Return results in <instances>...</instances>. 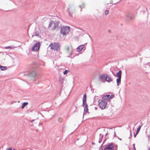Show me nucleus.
<instances>
[{"label": "nucleus", "instance_id": "1", "mask_svg": "<svg viewBox=\"0 0 150 150\" xmlns=\"http://www.w3.org/2000/svg\"><path fill=\"white\" fill-rule=\"evenodd\" d=\"M59 22L58 21H50L48 28L49 29H50L52 25H54V26L52 27L51 29V30H53L56 28H59Z\"/></svg>", "mask_w": 150, "mask_h": 150}, {"label": "nucleus", "instance_id": "2", "mask_svg": "<svg viewBox=\"0 0 150 150\" xmlns=\"http://www.w3.org/2000/svg\"><path fill=\"white\" fill-rule=\"evenodd\" d=\"M49 47H50L51 50L59 51L60 50V45L58 42L51 43L49 45Z\"/></svg>", "mask_w": 150, "mask_h": 150}, {"label": "nucleus", "instance_id": "3", "mask_svg": "<svg viewBox=\"0 0 150 150\" xmlns=\"http://www.w3.org/2000/svg\"><path fill=\"white\" fill-rule=\"evenodd\" d=\"M70 30L69 26H63L61 28L60 33L63 35L68 34Z\"/></svg>", "mask_w": 150, "mask_h": 150}, {"label": "nucleus", "instance_id": "4", "mask_svg": "<svg viewBox=\"0 0 150 150\" xmlns=\"http://www.w3.org/2000/svg\"><path fill=\"white\" fill-rule=\"evenodd\" d=\"M99 79L100 80H105L108 82H112L113 81L112 78L108 76V75L106 74H103L100 75Z\"/></svg>", "mask_w": 150, "mask_h": 150}, {"label": "nucleus", "instance_id": "5", "mask_svg": "<svg viewBox=\"0 0 150 150\" xmlns=\"http://www.w3.org/2000/svg\"><path fill=\"white\" fill-rule=\"evenodd\" d=\"M117 148V146H115L112 142L108 144L104 148V150H115Z\"/></svg>", "mask_w": 150, "mask_h": 150}, {"label": "nucleus", "instance_id": "6", "mask_svg": "<svg viewBox=\"0 0 150 150\" xmlns=\"http://www.w3.org/2000/svg\"><path fill=\"white\" fill-rule=\"evenodd\" d=\"M98 102L99 106L101 109H104L105 108L107 104V102L106 100L104 99L101 100H99Z\"/></svg>", "mask_w": 150, "mask_h": 150}, {"label": "nucleus", "instance_id": "7", "mask_svg": "<svg viewBox=\"0 0 150 150\" xmlns=\"http://www.w3.org/2000/svg\"><path fill=\"white\" fill-rule=\"evenodd\" d=\"M36 75V71L35 70L31 71L29 74V79L32 82Z\"/></svg>", "mask_w": 150, "mask_h": 150}, {"label": "nucleus", "instance_id": "8", "mask_svg": "<svg viewBox=\"0 0 150 150\" xmlns=\"http://www.w3.org/2000/svg\"><path fill=\"white\" fill-rule=\"evenodd\" d=\"M40 47V42L38 41L32 46V50L34 51H38L39 50Z\"/></svg>", "mask_w": 150, "mask_h": 150}, {"label": "nucleus", "instance_id": "9", "mask_svg": "<svg viewBox=\"0 0 150 150\" xmlns=\"http://www.w3.org/2000/svg\"><path fill=\"white\" fill-rule=\"evenodd\" d=\"M86 93H85L84 94L83 96V103L82 105V106L83 107L84 106V105L85 104H86V103H86Z\"/></svg>", "mask_w": 150, "mask_h": 150}, {"label": "nucleus", "instance_id": "10", "mask_svg": "<svg viewBox=\"0 0 150 150\" xmlns=\"http://www.w3.org/2000/svg\"><path fill=\"white\" fill-rule=\"evenodd\" d=\"M84 47V45H80L78 47L76 48L77 51L78 52H80L83 49Z\"/></svg>", "mask_w": 150, "mask_h": 150}, {"label": "nucleus", "instance_id": "11", "mask_svg": "<svg viewBox=\"0 0 150 150\" xmlns=\"http://www.w3.org/2000/svg\"><path fill=\"white\" fill-rule=\"evenodd\" d=\"M84 110L83 112V115L86 114L88 111V106L87 103H86L84 105Z\"/></svg>", "mask_w": 150, "mask_h": 150}, {"label": "nucleus", "instance_id": "12", "mask_svg": "<svg viewBox=\"0 0 150 150\" xmlns=\"http://www.w3.org/2000/svg\"><path fill=\"white\" fill-rule=\"evenodd\" d=\"M125 16H126L127 19L128 20H130L133 18V17L129 14L128 13H126Z\"/></svg>", "mask_w": 150, "mask_h": 150}, {"label": "nucleus", "instance_id": "13", "mask_svg": "<svg viewBox=\"0 0 150 150\" xmlns=\"http://www.w3.org/2000/svg\"><path fill=\"white\" fill-rule=\"evenodd\" d=\"M122 71L120 70L116 74V76L118 78H121Z\"/></svg>", "mask_w": 150, "mask_h": 150}, {"label": "nucleus", "instance_id": "14", "mask_svg": "<svg viewBox=\"0 0 150 150\" xmlns=\"http://www.w3.org/2000/svg\"><path fill=\"white\" fill-rule=\"evenodd\" d=\"M121 78H118L117 79L116 82L117 86H118L121 83Z\"/></svg>", "mask_w": 150, "mask_h": 150}, {"label": "nucleus", "instance_id": "15", "mask_svg": "<svg viewBox=\"0 0 150 150\" xmlns=\"http://www.w3.org/2000/svg\"><path fill=\"white\" fill-rule=\"evenodd\" d=\"M110 96V95L109 94L104 95L103 97V98L104 99L108 100H109Z\"/></svg>", "mask_w": 150, "mask_h": 150}, {"label": "nucleus", "instance_id": "16", "mask_svg": "<svg viewBox=\"0 0 150 150\" xmlns=\"http://www.w3.org/2000/svg\"><path fill=\"white\" fill-rule=\"evenodd\" d=\"M0 69L1 70H5L7 69V68L6 67L0 65Z\"/></svg>", "mask_w": 150, "mask_h": 150}, {"label": "nucleus", "instance_id": "17", "mask_svg": "<svg viewBox=\"0 0 150 150\" xmlns=\"http://www.w3.org/2000/svg\"><path fill=\"white\" fill-rule=\"evenodd\" d=\"M28 104V102H24L22 104V108L23 109Z\"/></svg>", "mask_w": 150, "mask_h": 150}, {"label": "nucleus", "instance_id": "18", "mask_svg": "<svg viewBox=\"0 0 150 150\" xmlns=\"http://www.w3.org/2000/svg\"><path fill=\"white\" fill-rule=\"evenodd\" d=\"M63 80L64 79L61 77L59 78V81L61 84H62L63 83Z\"/></svg>", "mask_w": 150, "mask_h": 150}, {"label": "nucleus", "instance_id": "19", "mask_svg": "<svg viewBox=\"0 0 150 150\" xmlns=\"http://www.w3.org/2000/svg\"><path fill=\"white\" fill-rule=\"evenodd\" d=\"M35 35H34L38 37H39V33H40L39 31H35Z\"/></svg>", "mask_w": 150, "mask_h": 150}, {"label": "nucleus", "instance_id": "20", "mask_svg": "<svg viewBox=\"0 0 150 150\" xmlns=\"http://www.w3.org/2000/svg\"><path fill=\"white\" fill-rule=\"evenodd\" d=\"M141 127V126H139L137 128V134H138L139 131Z\"/></svg>", "mask_w": 150, "mask_h": 150}, {"label": "nucleus", "instance_id": "21", "mask_svg": "<svg viewBox=\"0 0 150 150\" xmlns=\"http://www.w3.org/2000/svg\"><path fill=\"white\" fill-rule=\"evenodd\" d=\"M103 135H101V134H100V138H99V139H101V140H102V139L103 138Z\"/></svg>", "mask_w": 150, "mask_h": 150}, {"label": "nucleus", "instance_id": "22", "mask_svg": "<svg viewBox=\"0 0 150 150\" xmlns=\"http://www.w3.org/2000/svg\"><path fill=\"white\" fill-rule=\"evenodd\" d=\"M63 120L62 118H59L58 119V121L60 122H62Z\"/></svg>", "mask_w": 150, "mask_h": 150}, {"label": "nucleus", "instance_id": "23", "mask_svg": "<svg viewBox=\"0 0 150 150\" xmlns=\"http://www.w3.org/2000/svg\"><path fill=\"white\" fill-rule=\"evenodd\" d=\"M109 13V11L108 10H106L105 11V15H107Z\"/></svg>", "mask_w": 150, "mask_h": 150}, {"label": "nucleus", "instance_id": "24", "mask_svg": "<svg viewBox=\"0 0 150 150\" xmlns=\"http://www.w3.org/2000/svg\"><path fill=\"white\" fill-rule=\"evenodd\" d=\"M68 72V70H65L64 72L63 73L64 75H65L67 74V72Z\"/></svg>", "mask_w": 150, "mask_h": 150}, {"label": "nucleus", "instance_id": "25", "mask_svg": "<svg viewBox=\"0 0 150 150\" xmlns=\"http://www.w3.org/2000/svg\"><path fill=\"white\" fill-rule=\"evenodd\" d=\"M11 46H6L5 47V48L6 49H11Z\"/></svg>", "mask_w": 150, "mask_h": 150}, {"label": "nucleus", "instance_id": "26", "mask_svg": "<svg viewBox=\"0 0 150 150\" xmlns=\"http://www.w3.org/2000/svg\"><path fill=\"white\" fill-rule=\"evenodd\" d=\"M114 97V95H112L111 96H110L109 97V99L112 98Z\"/></svg>", "mask_w": 150, "mask_h": 150}, {"label": "nucleus", "instance_id": "27", "mask_svg": "<svg viewBox=\"0 0 150 150\" xmlns=\"http://www.w3.org/2000/svg\"><path fill=\"white\" fill-rule=\"evenodd\" d=\"M66 50L67 51H69V47H67L66 48Z\"/></svg>", "mask_w": 150, "mask_h": 150}, {"label": "nucleus", "instance_id": "28", "mask_svg": "<svg viewBox=\"0 0 150 150\" xmlns=\"http://www.w3.org/2000/svg\"><path fill=\"white\" fill-rule=\"evenodd\" d=\"M106 139H105L103 141V144H102L101 146H102V145L103 144H104V143L105 142V141H106Z\"/></svg>", "mask_w": 150, "mask_h": 150}, {"label": "nucleus", "instance_id": "29", "mask_svg": "<svg viewBox=\"0 0 150 150\" xmlns=\"http://www.w3.org/2000/svg\"><path fill=\"white\" fill-rule=\"evenodd\" d=\"M137 134V132L136 133V134H135L134 133V137H136V136Z\"/></svg>", "mask_w": 150, "mask_h": 150}, {"label": "nucleus", "instance_id": "30", "mask_svg": "<svg viewBox=\"0 0 150 150\" xmlns=\"http://www.w3.org/2000/svg\"><path fill=\"white\" fill-rule=\"evenodd\" d=\"M8 150H12V149L11 147H9L8 149Z\"/></svg>", "mask_w": 150, "mask_h": 150}, {"label": "nucleus", "instance_id": "31", "mask_svg": "<svg viewBox=\"0 0 150 150\" xmlns=\"http://www.w3.org/2000/svg\"><path fill=\"white\" fill-rule=\"evenodd\" d=\"M114 137H117V136L116 135V133H115V132H114Z\"/></svg>", "mask_w": 150, "mask_h": 150}, {"label": "nucleus", "instance_id": "32", "mask_svg": "<svg viewBox=\"0 0 150 150\" xmlns=\"http://www.w3.org/2000/svg\"><path fill=\"white\" fill-rule=\"evenodd\" d=\"M102 140H101V139H100L99 140V143H100L101 142H102Z\"/></svg>", "mask_w": 150, "mask_h": 150}, {"label": "nucleus", "instance_id": "33", "mask_svg": "<svg viewBox=\"0 0 150 150\" xmlns=\"http://www.w3.org/2000/svg\"><path fill=\"white\" fill-rule=\"evenodd\" d=\"M148 137L149 138V139H150V135H148Z\"/></svg>", "mask_w": 150, "mask_h": 150}, {"label": "nucleus", "instance_id": "34", "mask_svg": "<svg viewBox=\"0 0 150 150\" xmlns=\"http://www.w3.org/2000/svg\"><path fill=\"white\" fill-rule=\"evenodd\" d=\"M133 150H136V148H135V146H134V147H133Z\"/></svg>", "mask_w": 150, "mask_h": 150}, {"label": "nucleus", "instance_id": "35", "mask_svg": "<svg viewBox=\"0 0 150 150\" xmlns=\"http://www.w3.org/2000/svg\"><path fill=\"white\" fill-rule=\"evenodd\" d=\"M69 16H71V17H72V16L70 14V13H69Z\"/></svg>", "mask_w": 150, "mask_h": 150}, {"label": "nucleus", "instance_id": "36", "mask_svg": "<svg viewBox=\"0 0 150 150\" xmlns=\"http://www.w3.org/2000/svg\"><path fill=\"white\" fill-rule=\"evenodd\" d=\"M92 144H93V145H94L95 144V143L93 142H92Z\"/></svg>", "mask_w": 150, "mask_h": 150}, {"label": "nucleus", "instance_id": "37", "mask_svg": "<svg viewBox=\"0 0 150 150\" xmlns=\"http://www.w3.org/2000/svg\"><path fill=\"white\" fill-rule=\"evenodd\" d=\"M34 120H32L31 121H31V122H33L34 121Z\"/></svg>", "mask_w": 150, "mask_h": 150}, {"label": "nucleus", "instance_id": "38", "mask_svg": "<svg viewBox=\"0 0 150 150\" xmlns=\"http://www.w3.org/2000/svg\"><path fill=\"white\" fill-rule=\"evenodd\" d=\"M109 134V133H106V134H105V136H106L107 135V134Z\"/></svg>", "mask_w": 150, "mask_h": 150}, {"label": "nucleus", "instance_id": "39", "mask_svg": "<svg viewBox=\"0 0 150 150\" xmlns=\"http://www.w3.org/2000/svg\"><path fill=\"white\" fill-rule=\"evenodd\" d=\"M117 138H118V139H119V140H121V139H120V138H119L118 137H117Z\"/></svg>", "mask_w": 150, "mask_h": 150}, {"label": "nucleus", "instance_id": "40", "mask_svg": "<svg viewBox=\"0 0 150 150\" xmlns=\"http://www.w3.org/2000/svg\"><path fill=\"white\" fill-rule=\"evenodd\" d=\"M134 145H135V144H133V147H134V146H134Z\"/></svg>", "mask_w": 150, "mask_h": 150}, {"label": "nucleus", "instance_id": "41", "mask_svg": "<svg viewBox=\"0 0 150 150\" xmlns=\"http://www.w3.org/2000/svg\"><path fill=\"white\" fill-rule=\"evenodd\" d=\"M54 25H52V26L51 27H54Z\"/></svg>", "mask_w": 150, "mask_h": 150}, {"label": "nucleus", "instance_id": "42", "mask_svg": "<svg viewBox=\"0 0 150 150\" xmlns=\"http://www.w3.org/2000/svg\"><path fill=\"white\" fill-rule=\"evenodd\" d=\"M130 135H131V134H132V133H131V131H130Z\"/></svg>", "mask_w": 150, "mask_h": 150}, {"label": "nucleus", "instance_id": "43", "mask_svg": "<svg viewBox=\"0 0 150 150\" xmlns=\"http://www.w3.org/2000/svg\"><path fill=\"white\" fill-rule=\"evenodd\" d=\"M34 36H35V35H32V37H33Z\"/></svg>", "mask_w": 150, "mask_h": 150}, {"label": "nucleus", "instance_id": "44", "mask_svg": "<svg viewBox=\"0 0 150 150\" xmlns=\"http://www.w3.org/2000/svg\"><path fill=\"white\" fill-rule=\"evenodd\" d=\"M13 150H17L16 149H13Z\"/></svg>", "mask_w": 150, "mask_h": 150}, {"label": "nucleus", "instance_id": "45", "mask_svg": "<svg viewBox=\"0 0 150 150\" xmlns=\"http://www.w3.org/2000/svg\"><path fill=\"white\" fill-rule=\"evenodd\" d=\"M80 8H81V6H80Z\"/></svg>", "mask_w": 150, "mask_h": 150}]
</instances>
